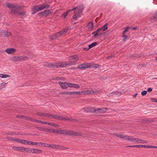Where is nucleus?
<instances>
[{"label":"nucleus","instance_id":"f704fd0d","mask_svg":"<svg viewBox=\"0 0 157 157\" xmlns=\"http://www.w3.org/2000/svg\"><path fill=\"white\" fill-rule=\"evenodd\" d=\"M18 14L21 16H24L25 15V13L23 11H20L18 12Z\"/></svg>","mask_w":157,"mask_h":157},{"label":"nucleus","instance_id":"49530a36","mask_svg":"<svg viewBox=\"0 0 157 157\" xmlns=\"http://www.w3.org/2000/svg\"><path fill=\"white\" fill-rule=\"evenodd\" d=\"M124 34H123V37H124L123 39V41H125L128 39V36L124 35Z\"/></svg>","mask_w":157,"mask_h":157},{"label":"nucleus","instance_id":"e2e57ef3","mask_svg":"<svg viewBox=\"0 0 157 157\" xmlns=\"http://www.w3.org/2000/svg\"><path fill=\"white\" fill-rule=\"evenodd\" d=\"M147 91L149 92H151L152 91V89L151 88H148V89H147Z\"/></svg>","mask_w":157,"mask_h":157},{"label":"nucleus","instance_id":"6ab92c4d","mask_svg":"<svg viewBox=\"0 0 157 157\" xmlns=\"http://www.w3.org/2000/svg\"><path fill=\"white\" fill-rule=\"evenodd\" d=\"M5 6L6 7L9 8L10 9H12L14 6V5L13 4L9 3L8 2H6L5 4Z\"/></svg>","mask_w":157,"mask_h":157},{"label":"nucleus","instance_id":"5fc2aeb1","mask_svg":"<svg viewBox=\"0 0 157 157\" xmlns=\"http://www.w3.org/2000/svg\"><path fill=\"white\" fill-rule=\"evenodd\" d=\"M13 137H6V138L8 140H9L11 141H13Z\"/></svg>","mask_w":157,"mask_h":157},{"label":"nucleus","instance_id":"9b49d317","mask_svg":"<svg viewBox=\"0 0 157 157\" xmlns=\"http://www.w3.org/2000/svg\"><path fill=\"white\" fill-rule=\"evenodd\" d=\"M106 109L105 108H99L95 109V113H103L106 111Z\"/></svg>","mask_w":157,"mask_h":157},{"label":"nucleus","instance_id":"4c0bfd02","mask_svg":"<svg viewBox=\"0 0 157 157\" xmlns=\"http://www.w3.org/2000/svg\"><path fill=\"white\" fill-rule=\"evenodd\" d=\"M138 143H146V141L144 140H142L141 139H140L138 138Z\"/></svg>","mask_w":157,"mask_h":157},{"label":"nucleus","instance_id":"b1692460","mask_svg":"<svg viewBox=\"0 0 157 157\" xmlns=\"http://www.w3.org/2000/svg\"><path fill=\"white\" fill-rule=\"evenodd\" d=\"M62 94L67 95H73L72 91L65 92H62L60 93Z\"/></svg>","mask_w":157,"mask_h":157},{"label":"nucleus","instance_id":"cd10ccee","mask_svg":"<svg viewBox=\"0 0 157 157\" xmlns=\"http://www.w3.org/2000/svg\"><path fill=\"white\" fill-rule=\"evenodd\" d=\"M25 119L27 120H29L31 121H33V122H36L37 120L31 118L30 117H25Z\"/></svg>","mask_w":157,"mask_h":157},{"label":"nucleus","instance_id":"2eb2a0df","mask_svg":"<svg viewBox=\"0 0 157 157\" xmlns=\"http://www.w3.org/2000/svg\"><path fill=\"white\" fill-rule=\"evenodd\" d=\"M6 51L9 54H12L15 52L16 50L13 48H8L6 50Z\"/></svg>","mask_w":157,"mask_h":157},{"label":"nucleus","instance_id":"412c9836","mask_svg":"<svg viewBox=\"0 0 157 157\" xmlns=\"http://www.w3.org/2000/svg\"><path fill=\"white\" fill-rule=\"evenodd\" d=\"M36 115L39 116H44L45 117H49V114L47 113H36Z\"/></svg>","mask_w":157,"mask_h":157},{"label":"nucleus","instance_id":"5701e85b","mask_svg":"<svg viewBox=\"0 0 157 157\" xmlns=\"http://www.w3.org/2000/svg\"><path fill=\"white\" fill-rule=\"evenodd\" d=\"M48 116L49 117H51L52 118H53L54 119H59V117L57 115H54V114H49Z\"/></svg>","mask_w":157,"mask_h":157},{"label":"nucleus","instance_id":"a19ab883","mask_svg":"<svg viewBox=\"0 0 157 157\" xmlns=\"http://www.w3.org/2000/svg\"><path fill=\"white\" fill-rule=\"evenodd\" d=\"M100 66V65L98 64H94L92 66H90L91 67V68H94L95 69H96L98 68Z\"/></svg>","mask_w":157,"mask_h":157},{"label":"nucleus","instance_id":"20e7f679","mask_svg":"<svg viewBox=\"0 0 157 157\" xmlns=\"http://www.w3.org/2000/svg\"><path fill=\"white\" fill-rule=\"evenodd\" d=\"M64 64H61V62L55 63L46 62L44 63V66L47 68H61L64 67Z\"/></svg>","mask_w":157,"mask_h":157},{"label":"nucleus","instance_id":"473e14b6","mask_svg":"<svg viewBox=\"0 0 157 157\" xmlns=\"http://www.w3.org/2000/svg\"><path fill=\"white\" fill-rule=\"evenodd\" d=\"M49 7V5L48 4H43L41 5V8H42V10L46 8H48Z\"/></svg>","mask_w":157,"mask_h":157},{"label":"nucleus","instance_id":"603ef678","mask_svg":"<svg viewBox=\"0 0 157 157\" xmlns=\"http://www.w3.org/2000/svg\"><path fill=\"white\" fill-rule=\"evenodd\" d=\"M58 147H59V146L57 145L52 144V148L58 149Z\"/></svg>","mask_w":157,"mask_h":157},{"label":"nucleus","instance_id":"37998d69","mask_svg":"<svg viewBox=\"0 0 157 157\" xmlns=\"http://www.w3.org/2000/svg\"><path fill=\"white\" fill-rule=\"evenodd\" d=\"M67 87L73 88L74 83H71L67 82Z\"/></svg>","mask_w":157,"mask_h":157},{"label":"nucleus","instance_id":"c03bdc74","mask_svg":"<svg viewBox=\"0 0 157 157\" xmlns=\"http://www.w3.org/2000/svg\"><path fill=\"white\" fill-rule=\"evenodd\" d=\"M145 146H148V147H144V148H157V147L155 146L149 145H145Z\"/></svg>","mask_w":157,"mask_h":157},{"label":"nucleus","instance_id":"9d476101","mask_svg":"<svg viewBox=\"0 0 157 157\" xmlns=\"http://www.w3.org/2000/svg\"><path fill=\"white\" fill-rule=\"evenodd\" d=\"M127 139H126V140H128L132 142H136L138 143V138H134L132 136H127Z\"/></svg>","mask_w":157,"mask_h":157},{"label":"nucleus","instance_id":"0e129e2a","mask_svg":"<svg viewBox=\"0 0 157 157\" xmlns=\"http://www.w3.org/2000/svg\"><path fill=\"white\" fill-rule=\"evenodd\" d=\"M114 55H111V56H108V57H107L106 59H109V58H110V57H114Z\"/></svg>","mask_w":157,"mask_h":157},{"label":"nucleus","instance_id":"58836bf2","mask_svg":"<svg viewBox=\"0 0 157 157\" xmlns=\"http://www.w3.org/2000/svg\"><path fill=\"white\" fill-rule=\"evenodd\" d=\"M36 128L37 129L40 131H44V128H42V127H36Z\"/></svg>","mask_w":157,"mask_h":157},{"label":"nucleus","instance_id":"0eeeda50","mask_svg":"<svg viewBox=\"0 0 157 157\" xmlns=\"http://www.w3.org/2000/svg\"><path fill=\"white\" fill-rule=\"evenodd\" d=\"M81 111L82 112L84 111L86 113H91L94 112L95 113V109L92 107H88L82 109Z\"/></svg>","mask_w":157,"mask_h":157},{"label":"nucleus","instance_id":"c9c22d12","mask_svg":"<svg viewBox=\"0 0 157 157\" xmlns=\"http://www.w3.org/2000/svg\"><path fill=\"white\" fill-rule=\"evenodd\" d=\"M101 32V30L100 28L98 29L97 30L94 32L95 34L94 35V36H96L98 35V33L99 32Z\"/></svg>","mask_w":157,"mask_h":157},{"label":"nucleus","instance_id":"e433bc0d","mask_svg":"<svg viewBox=\"0 0 157 157\" xmlns=\"http://www.w3.org/2000/svg\"><path fill=\"white\" fill-rule=\"evenodd\" d=\"M26 149L27 148L21 147L20 151L24 152H26Z\"/></svg>","mask_w":157,"mask_h":157},{"label":"nucleus","instance_id":"aec40b11","mask_svg":"<svg viewBox=\"0 0 157 157\" xmlns=\"http://www.w3.org/2000/svg\"><path fill=\"white\" fill-rule=\"evenodd\" d=\"M114 135L116 136H117V137H120V138L123 139L125 140H126L127 139V136H123L122 134H119L117 133H115L114 134Z\"/></svg>","mask_w":157,"mask_h":157},{"label":"nucleus","instance_id":"1a4fd4ad","mask_svg":"<svg viewBox=\"0 0 157 157\" xmlns=\"http://www.w3.org/2000/svg\"><path fill=\"white\" fill-rule=\"evenodd\" d=\"M11 35L10 32H7L4 30H2L0 32V35L2 37L9 36Z\"/></svg>","mask_w":157,"mask_h":157},{"label":"nucleus","instance_id":"79ce46f5","mask_svg":"<svg viewBox=\"0 0 157 157\" xmlns=\"http://www.w3.org/2000/svg\"><path fill=\"white\" fill-rule=\"evenodd\" d=\"M36 122H38V123H41L43 124H47L48 123V122L43 121L39 120H37Z\"/></svg>","mask_w":157,"mask_h":157},{"label":"nucleus","instance_id":"bb28decb","mask_svg":"<svg viewBox=\"0 0 157 157\" xmlns=\"http://www.w3.org/2000/svg\"><path fill=\"white\" fill-rule=\"evenodd\" d=\"M59 119L60 120H69L71 121L73 120V119H71L70 118H65L63 117H59Z\"/></svg>","mask_w":157,"mask_h":157},{"label":"nucleus","instance_id":"7ed1b4c3","mask_svg":"<svg viewBox=\"0 0 157 157\" xmlns=\"http://www.w3.org/2000/svg\"><path fill=\"white\" fill-rule=\"evenodd\" d=\"M69 29V28L68 27H67L66 29H63L61 31H59L58 33L50 36L49 37V38L52 40L56 39L61 36L65 34Z\"/></svg>","mask_w":157,"mask_h":157},{"label":"nucleus","instance_id":"69168bd1","mask_svg":"<svg viewBox=\"0 0 157 157\" xmlns=\"http://www.w3.org/2000/svg\"><path fill=\"white\" fill-rule=\"evenodd\" d=\"M45 145H44V147H49V144H44Z\"/></svg>","mask_w":157,"mask_h":157},{"label":"nucleus","instance_id":"680f3d73","mask_svg":"<svg viewBox=\"0 0 157 157\" xmlns=\"http://www.w3.org/2000/svg\"><path fill=\"white\" fill-rule=\"evenodd\" d=\"M37 144H38V143H37V142H32V145H37Z\"/></svg>","mask_w":157,"mask_h":157},{"label":"nucleus","instance_id":"f8f14e48","mask_svg":"<svg viewBox=\"0 0 157 157\" xmlns=\"http://www.w3.org/2000/svg\"><path fill=\"white\" fill-rule=\"evenodd\" d=\"M59 83L61 88L62 89H66L67 88V82H59Z\"/></svg>","mask_w":157,"mask_h":157},{"label":"nucleus","instance_id":"3c124183","mask_svg":"<svg viewBox=\"0 0 157 157\" xmlns=\"http://www.w3.org/2000/svg\"><path fill=\"white\" fill-rule=\"evenodd\" d=\"M27 140H21L20 141V142L22 144H25L27 142Z\"/></svg>","mask_w":157,"mask_h":157},{"label":"nucleus","instance_id":"f257e3e1","mask_svg":"<svg viewBox=\"0 0 157 157\" xmlns=\"http://www.w3.org/2000/svg\"><path fill=\"white\" fill-rule=\"evenodd\" d=\"M83 9V6L82 5H80L76 7L73 8L71 10H69L62 14V15L65 17L68 13L71 11L74 10V15L73 18L74 19L76 20L80 17Z\"/></svg>","mask_w":157,"mask_h":157},{"label":"nucleus","instance_id":"c85d7f7f","mask_svg":"<svg viewBox=\"0 0 157 157\" xmlns=\"http://www.w3.org/2000/svg\"><path fill=\"white\" fill-rule=\"evenodd\" d=\"M93 24L91 22L89 23L87 25V27L90 29H93Z\"/></svg>","mask_w":157,"mask_h":157},{"label":"nucleus","instance_id":"09e8293b","mask_svg":"<svg viewBox=\"0 0 157 157\" xmlns=\"http://www.w3.org/2000/svg\"><path fill=\"white\" fill-rule=\"evenodd\" d=\"M32 148H27L26 152H28L29 153H31Z\"/></svg>","mask_w":157,"mask_h":157},{"label":"nucleus","instance_id":"4d7b16f0","mask_svg":"<svg viewBox=\"0 0 157 157\" xmlns=\"http://www.w3.org/2000/svg\"><path fill=\"white\" fill-rule=\"evenodd\" d=\"M115 94V93L112 92L111 93H110L107 94V96L109 97H111L113 96V94Z\"/></svg>","mask_w":157,"mask_h":157},{"label":"nucleus","instance_id":"6e6552de","mask_svg":"<svg viewBox=\"0 0 157 157\" xmlns=\"http://www.w3.org/2000/svg\"><path fill=\"white\" fill-rule=\"evenodd\" d=\"M42 8H41V5L36 6L33 8V14H35L37 12L42 10Z\"/></svg>","mask_w":157,"mask_h":157},{"label":"nucleus","instance_id":"13d9d810","mask_svg":"<svg viewBox=\"0 0 157 157\" xmlns=\"http://www.w3.org/2000/svg\"><path fill=\"white\" fill-rule=\"evenodd\" d=\"M27 144H29V145H32V142L31 141H27Z\"/></svg>","mask_w":157,"mask_h":157},{"label":"nucleus","instance_id":"f03ea898","mask_svg":"<svg viewBox=\"0 0 157 157\" xmlns=\"http://www.w3.org/2000/svg\"><path fill=\"white\" fill-rule=\"evenodd\" d=\"M56 133L61 134L74 136H82V134L81 132H76L74 131L70 130L66 131L61 130H58L55 132Z\"/></svg>","mask_w":157,"mask_h":157},{"label":"nucleus","instance_id":"de8ad7c7","mask_svg":"<svg viewBox=\"0 0 157 157\" xmlns=\"http://www.w3.org/2000/svg\"><path fill=\"white\" fill-rule=\"evenodd\" d=\"M113 93H115L114 94H115L117 96H120L121 95V93L119 91L114 92Z\"/></svg>","mask_w":157,"mask_h":157},{"label":"nucleus","instance_id":"dca6fc26","mask_svg":"<svg viewBox=\"0 0 157 157\" xmlns=\"http://www.w3.org/2000/svg\"><path fill=\"white\" fill-rule=\"evenodd\" d=\"M150 20L151 21L154 22L157 20V11L151 16L150 18Z\"/></svg>","mask_w":157,"mask_h":157},{"label":"nucleus","instance_id":"8fccbe9b","mask_svg":"<svg viewBox=\"0 0 157 157\" xmlns=\"http://www.w3.org/2000/svg\"><path fill=\"white\" fill-rule=\"evenodd\" d=\"M73 88H79V86L77 84H74Z\"/></svg>","mask_w":157,"mask_h":157},{"label":"nucleus","instance_id":"774afa93","mask_svg":"<svg viewBox=\"0 0 157 157\" xmlns=\"http://www.w3.org/2000/svg\"><path fill=\"white\" fill-rule=\"evenodd\" d=\"M42 143L41 142L38 143V144H37V145L40 146V145H42Z\"/></svg>","mask_w":157,"mask_h":157},{"label":"nucleus","instance_id":"f3484780","mask_svg":"<svg viewBox=\"0 0 157 157\" xmlns=\"http://www.w3.org/2000/svg\"><path fill=\"white\" fill-rule=\"evenodd\" d=\"M18 12V9L15 6L11 10V13H12L15 14Z\"/></svg>","mask_w":157,"mask_h":157},{"label":"nucleus","instance_id":"338daca9","mask_svg":"<svg viewBox=\"0 0 157 157\" xmlns=\"http://www.w3.org/2000/svg\"><path fill=\"white\" fill-rule=\"evenodd\" d=\"M31 153H35L34 148H32Z\"/></svg>","mask_w":157,"mask_h":157},{"label":"nucleus","instance_id":"ddd939ff","mask_svg":"<svg viewBox=\"0 0 157 157\" xmlns=\"http://www.w3.org/2000/svg\"><path fill=\"white\" fill-rule=\"evenodd\" d=\"M90 67L88 66L87 64L83 63L78 66V67L79 68L84 69L86 68H87Z\"/></svg>","mask_w":157,"mask_h":157},{"label":"nucleus","instance_id":"393cba45","mask_svg":"<svg viewBox=\"0 0 157 157\" xmlns=\"http://www.w3.org/2000/svg\"><path fill=\"white\" fill-rule=\"evenodd\" d=\"M21 147L17 146H13V149L15 151H20Z\"/></svg>","mask_w":157,"mask_h":157},{"label":"nucleus","instance_id":"4be33fe9","mask_svg":"<svg viewBox=\"0 0 157 157\" xmlns=\"http://www.w3.org/2000/svg\"><path fill=\"white\" fill-rule=\"evenodd\" d=\"M108 23H106L102 27L100 28L101 30H102L105 31L106 30L108 29Z\"/></svg>","mask_w":157,"mask_h":157},{"label":"nucleus","instance_id":"72a5a7b5","mask_svg":"<svg viewBox=\"0 0 157 157\" xmlns=\"http://www.w3.org/2000/svg\"><path fill=\"white\" fill-rule=\"evenodd\" d=\"M83 91H72L73 95L81 94H83Z\"/></svg>","mask_w":157,"mask_h":157},{"label":"nucleus","instance_id":"052dcab7","mask_svg":"<svg viewBox=\"0 0 157 157\" xmlns=\"http://www.w3.org/2000/svg\"><path fill=\"white\" fill-rule=\"evenodd\" d=\"M151 100L153 101L157 102V99L155 98H151Z\"/></svg>","mask_w":157,"mask_h":157},{"label":"nucleus","instance_id":"423d86ee","mask_svg":"<svg viewBox=\"0 0 157 157\" xmlns=\"http://www.w3.org/2000/svg\"><path fill=\"white\" fill-rule=\"evenodd\" d=\"M29 58L28 57L26 56H16L12 57L11 59L14 62H17L20 60H25Z\"/></svg>","mask_w":157,"mask_h":157},{"label":"nucleus","instance_id":"c756f323","mask_svg":"<svg viewBox=\"0 0 157 157\" xmlns=\"http://www.w3.org/2000/svg\"><path fill=\"white\" fill-rule=\"evenodd\" d=\"M97 43L96 42H94L90 44L89 45V49H90L92 48L94 46H95L97 44Z\"/></svg>","mask_w":157,"mask_h":157},{"label":"nucleus","instance_id":"864d4df0","mask_svg":"<svg viewBox=\"0 0 157 157\" xmlns=\"http://www.w3.org/2000/svg\"><path fill=\"white\" fill-rule=\"evenodd\" d=\"M147 92L146 91H143L141 92V94L143 96H144V95H146V94H147Z\"/></svg>","mask_w":157,"mask_h":157},{"label":"nucleus","instance_id":"bf43d9fd","mask_svg":"<svg viewBox=\"0 0 157 157\" xmlns=\"http://www.w3.org/2000/svg\"><path fill=\"white\" fill-rule=\"evenodd\" d=\"M17 117L20 118H22V119H25V117H26L21 116H18Z\"/></svg>","mask_w":157,"mask_h":157},{"label":"nucleus","instance_id":"a878e982","mask_svg":"<svg viewBox=\"0 0 157 157\" xmlns=\"http://www.w3.org/2000/svg\"><path fill=\"white\" fill-rule=\"evenodd\" d=\"M44 131L46 132L50 133L55 132V130H52L51 129H48L46 128H44Z\"/></svg>","mask_w":157,"mask_h":157},{"label":"nucleus","instance_id":"4468645a","mask_svg":"<svg viewBox=\"0 0 157 157\" xmlns=\"http://www.w3.org/2000/svg\"><path fill=\"white\" fill-rule=\"evenodd\" d=\"M83 94H90L92 93H95L96 91L92 90V89L88 90H86L83 91Z\"/></svg>","mask_w":157,"mask_h":157},{"label":"nucleus","instance_id":"2f4dec72","mask_svg":"<svg viewBox=\"0 0 157 157\" xmlns=\"http://www.w3.org/2000/svg\"><path fill=\"white\" fill-rule=\"evenodd\" d=\"M10 76L8 75L5 74H0V77H1L2 78H6L8 77H9Z\"/></svg>","mask_w":157,"mask_h":157},{"label":"nucleus","instance_id":"a211bd4d","mask_svg":"<svg viewBox=\"0 0 157 157\" xmlns=\"http://www.w3.org/2000/svg\"><path fill=\"white\" fill-rule=\"evenodd\" d=\"M50 13V10H45L43 12L39 13H38V15H48Z\"/></svg>","mask_w":157,"mask_h":157},{"label":"nucleus","instance_id":"6e6d98bb","mask_svg":"<svg viewBox=\"0 0 157 157\" xmlns=\"http://www.w3.org/2000/svg\"><path fill=\"white\" fill-rule=\"evenodd\" d=\"M51 126L55 127H58L59 125L57 124L52 123V124H51Z\"/></svg>","mask_w":157,"mask_h":157},{"label":"nucleus","instance_id":"ea45409f","mask_svg":"<svg viewBox=\"0 0 157 157\" xmlns=\"http://www.w3.org/2000/svg\"><path fill=\"white\" fill-rule=\"evenodd\" d=\"M148 147V146H145L144 145H134V147Z\"/></svg>","mask_w":157,"mask_h":157},{"label":"nucleus","instance_id":"39448f33","mask_svg":"<svg viewBox=\"0 0 157 157\" xmlns=\"http://www.w3.org/2000/svg\"><path fill=\"white\" fill-rule=\"evenodd\" d=\"M70 58L71 61L69 62H61V64H64L65 65L64 67H65L67 65L71 66L72 65H75L76 64V62L79 59L78 57L76 55L71 56L70 57Z\"/></svg>","mask_w":157,"mask_h":157},{"label":"nucleus","instance_id":"7c9ffc66","mask_svg":"<svg viewBox=\"0 0 157 157\" xmlns=\"http://www.w3.org/2000/svg\"><path fill=\"white\" fill-rule=\"evenodd\" d=\"M35 154H38L41 153L42 152L41 150L37 148H34Z\"/></svg>","mask_w":157,"mask_h":157},{"label":"nucleus","instance_id":"a18cd8bd","mask_svg":"<svg viewBox=\"0 0 157 157\" xmlns=\"http://www.w3.org/2000/svg\"><path fill=\"white\" fill-rule=\"evenodd\" d=\"M132 28L131 27H127L126 28L125 30L123 32V34H124L127 32L129 29H131Z\"/></svg>","mask_w":157,"mask_h":157}]
</instances>
